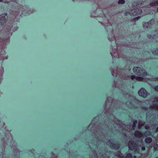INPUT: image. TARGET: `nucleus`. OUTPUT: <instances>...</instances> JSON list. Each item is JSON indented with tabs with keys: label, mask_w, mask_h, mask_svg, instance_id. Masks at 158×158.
I'll use <instances>...</instances> for the list:
<instances>
[{
	"label": "nucleus",
	"mask_w": 158,
	"mask_h": 158,
	"mask_svg": "<svg viewBox=\"0 0 158 158\" xmlns=\"http://www.w3.org/2000/svg\"><path fill=\"white\" fill-rule=\"evenodd\" d=\"M149 108L151 110H158V97L154 98L153 105L149 107Z\"/></svg>",
	"instance_id": "3"
},
{
	"label": "nucleus",
	"mask_w": 158,
	"mask_h": 158,
	"mask_svg": "<svg viewBox=\"0 0 158 158\" xmlns=\"http://www.w3.org/2000/svg\"><path fill=\"white\" fill-rule=\"evenodd\" d=\"M126 158H132V155L131 153H128L126 155Z\"/></svg>",
	"instance_id": "16"
},
{
	"label": "nucleus",
	"mask_w": 158,
	"mask_h": 158,
	"mask_svg": "<svg viewBox=\"0 0 158 158\" xmlns=\"http://www.w3.org/2000/svg\"><path fill=\"white\" fill-rule=\"evenodd\" d=\"M137 10H137V9H136V10H136V11H137Z\"/></svg>",
	"instance_id": "26"
},
{
	"label": "nucleus",
	"mask_w": 158,
	"mask_h": 158,
	"mask_svg": "<svg viewBox=\"0 0 158 158\" xmlns=\"http://www.w3.org/2000/svg\"><path fill=\"white\" fill-rule=\"evenodd\" d=\"M106 143L109 145H110V147H111L112 148L116 150L118 149L120 147V145L119 144L113 143H111V141L110 140L108 141Z\"/></svg>",
	"instance_id": "5"
},
{
	"label": "nucleus",
	"mask_w": 158,
	"mask_h": 158,
	"mask_svg": "<svg viewBox=\"0 0 158 158\" xmlns=\"http://www.w3.org/2000/svg\"><path fill=\"white\" fill-rule=\"evenodd\" d=\"M144 123L142 121L139 122L138 125V128L139 129H140L141 127L143 126L144 124Z\"/></svg>",
	"instance_id": "13"
},
{
	"label": "nucleus",
	"mask_w": 158,
	"mask_h": 158,
	"mask_svg": "<svg viewBox=\"0 0 158 158\" xmlns=\"http://www.w3.org/2000/svg\"><path fill=\"white\" fill-rule=\"evenodd\" d=\"M125 3L124 0H119L118 2L119 4H123Z\"/></svg>",
	"instance_id": "18"
},
{
	"label": "nucleus",
	"mask_w": 158,
	"mask_h": 158,
	"mask_svg": "<svg viewBox=\"0 0 158 158\" xmlns=\"http://www.w3.org/2000/svg\"><path fill=\"white\" fill-rule=\"evenodd\" d=\"M7 16H6L2 15L0 18V23L1 25H3L5 24L7 19Z\"/></svg>",
	"instance_id": "6"
},
{
	"label": "nucleus",
	"mask_w": 158,
	"mask_h": 158,
	"mask_svg": "<svg viewBox=\"0 0 158 158\" xmlns=\"http://www.w3.org/2000/svg\"><path fill=\"white\" fill-rule=\"evenodd\" d=\"M152 139L151 137H148L146 138L145 140V141L147 143H150L152 142Z\"/></svg>",
	"instance_id": "12"
},
{
	"label": "nucleus",
	"mask_w": 158,
	"mask_h": 158,
	"mask_svg": "<svg viewBox=\"0 0 158 158\" xmlns=\"http://www.w3.org/2000/svg\"><path fill=\"white\" fill-rule=\"evenodd\" d=\"M149 5H150V7L157 6L158 5V0H156V1L150 3Z\"/></svg>",
	"instance_id": "11"
},
{
	"label": "nucleus",
	"mask_w": 158,
	"mask_h": 158,
	"mask_svg": "<svg viewBox=\"0 0 158 158\" xmlns=\"http://www.w3.org/2000/svg\"><path fill=\"white\" fill-rule=\"evenodd\" d=\"M134 72L137 75L145 77L148 74L147 73L143 68L139 67H135L133 69Z\"/></svg>",
	"instance_id": "1"
},
{
	"label": "nucleus",
	"mask_w": 158,
	"mask_h": 158,
	"mask_svg": "<svg viewBox=\"0 0 158 158\" xmlns=\"http://www.w3.org/2000/svg\"><path fill=\"white\" fill-rule=\"evenodd\" d=\"M128 146L129 149L135 152H138V145L133 141H129L128 143Z\"/></svg>",
	"instance_id": "2"
},
{
	"label": "nucleus",
	"mask_w": 158,
	"mask_h": 158,
	"mask_svg": "<svg viewBox=\"0 0 158 158\" xmlns=\"http://www.w3.org/2000/svg\"><path fill=\"white\" fill-rule=\"evenodd\" d=\"M145 110H147V108H145Z\"/></svg>",
	"instance_id": "25"
},
{
	"label": "nucleus",
	"mask_w": 158,
	"mask_h": 158,
	"mask_svg": "<svg viewBox=\"0 0 158 158\" xmlns=\"http://www.w3.org/2000/svg\"><path fill=\"white\" fill-rule=\"evenodd\" d=\"M137 123V121L136 120H135L134 121L132 127L133 129H134L135 127H136V125Z\"/></svg>",
	"instance_id": "15"
},
{
	"label": "nucleus",
	"mask_w": 158,
	"mask_h": 158,
	"mask_svg": "<svg viewBox=\"0 0 158 158\" xmlns=\"http://www.w3.org/2000/svg\"><path fill=\"white\" fill-rule=\"evenodd\" d=\"M147 36L148 37L149 39H152L154 38V35H151V34H148Z\"/></svg>",
	"instance_id": "17"
},
{
	"label": "nucleus",
	"mask_w": 158,
	"mask_h": 158,
	"mask_svg": "<svg viewBox=\"0 0 158 158\" xmlns=\"http://www.w3.org/2000/svg\"><path fill=\"white\" fill-rule=\"evenodd\" d=\"M158 146L157 144L155 145L154 146V148L156 149V147H158Z\"/></svg>",
	"instance_id": "22"
},
{
	"label": "nucleus",
	"mask_w": 158,
	"mask_h": 158,
	"mask_svg": "<svg viewBox=\"0 0 158 158\" xmlns=\"http://www.w3.org/2000/svg\"><path fill=\"white\" fill-rule=\"evenodd\" d=\"M145 147H143L142 148V150H145Z\"/></svg>",
	"instance_id": "21"
},
{
	"label": "nucleus",
	"mask_w": 158,
	"mask_h": 158,
	"mask_svg": "<svg viewBox=\"0 0 158 158\" xmlns=\"http://www.w3.org/2000/svg\"><path fill=\"white\" fill-rule=\"evenodd\" d=\"M134 135L135 137L139 138H141L143 135L139 131H136L134 133Z\"/></svg>",
	"instance_id": "10"
},
{
	"label": "nucleus",
	"mask_w": 158,
	"mask_h": 158,
	"mask_svg": "<svg viewBox=\"0 0 158 158\" xmlns=\"http://www.w3.org/2000/svg\"><path fill=\"white\" fill-rule=\"evenodd\" d=\"M152 53L154 55H158V48L152 51Z\"/></svg>",
	"instance_id": "14"
},
{
	"label": "nucleus",
	"mask_w": 158,
	"mask_h": 158,
	"mask_svg": "<svg viewBox=\"0 0 158 158\" xmlns=\"http://www.w3.org/2000/svg\"><path fill=\"white\" fill-rule=\"evenodd\" d=\"M157 11L158 12V8L157 9Z\"/></svg>",
	"instance_id": "24"
},
{
	"label": "nucleus",
	"mask_w": 158,
	"mask_h": 158,
	"mask_svg": "<svg viewBox=\"0 0 158 158\" xmlns=\"http://www.w3.org/2000/svg\"><path fill=\"white\" fill-rule=\"evenodd\" d=\"M156 158H158L157 157Z\"/></svg>",
	"instance_id": "27"
},
{
	"label": "nucleus",
	"mask_w": 158,
	"mask_h": 158,
	"mask_svg": "<svg viewBox=\"0 0 158 158\" xmlns=\"http://www.w3.org/2000/svg\"><path fill=\"white\" fill-rule=\"evenodd\" d=\"M158 132V127L156 128V132Z\"/></svg>",
	"instance_id": "23"
},
{
	"label": "nucleus",
	"mask_w": 158,
	"mask_h": 158,
	"mask_svg": "<svg viewBox=\"0 0 158 158\" xmlns=\"http://www.w3.org/2000/svg\"><path fill=\"white\" fill-rule=\"evenodd\" d=\"M155 89L156 91L158 92V85L155 87Z\"/></svg>",
	"instance_id": "19"
},
{
	"label": "nucleus",
	"mask_w": 158,
	"mask_h": 158,
	"mask_svg": "<svg viewBox=\"0 0 158 158\" xmlns=\"http://www.w3.org/2000/svg\"><path fill=\"white\" fill-rule=\"evenodd\" d=\"M145 129H146L147 130H148V129H149L150 128V127H149V126H146L145 127Z\"/></svg>",
	"instance_id": "20"
},
{
	"label": "nucleus",
	"mask_w": 158,
	"mask_h": 158,
	"mask_svg": "<svg viewBox=\"0 0 158 158\" xmlns=\"http://www.w3.org/2000/svg\"><path fill=\"white\" fill-rule=\"evenodd\" d=\"M131 78L132 80H135L138 81H142L143 80V78L140 76H136L135 75H131Z\"/></svg>",
	"instance_id": "7"
},
{
	"label": "nucleus",
	"mask_w": 158,
	"mask_h": 158,
	"mask_svg": "<svg viewBox=\"0 0 158 158\" xmlns=\"http://www.w3.org/2000/svg\"><path fill=\"white\" fill-rule=\"evenodd\" d=\"M138 94L139 95L143 98H146L148 95L147 91L143 88H141L139 91Z\"/></svg>",
	"instance_id": "4"
},
{
	"label": "nucleus",
	"mask_w": 158,
	"mask_h": 158,
	"mask_svg": "<svg viewBox=\"0 0 158 158\" xmlns=\"http://www.w3.org/2000/svg\"><path fill=\"white\" fill-rule=\"evenodd\" d=\"M153 21L151 20L148 22L143 23V25L144 28H147L148 27H150L152 24H153Z\"/></svg>",
	"instance_id": "8"
},
{
	"label": "nucleus",
	"mask_w": 158,
	"mask_h": 158,
	"mask_svg": "<svg viewBox=\"0 0 158 158\" xmlns=\"http://www.w3.org/2000/svg\"><path fill=\"white\" fill-rule=\"evenodd\" d=\"M114 122L117 124L118 125H119V127H120L121 128H122V129H123V128L126 126L123 124H120V121L119 120H118L117 121L115 119H114Z\"/></svg>",
	"instance_id": "9"
}]
</instances>
